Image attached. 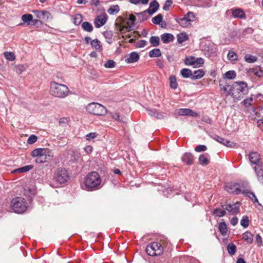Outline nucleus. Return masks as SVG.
<instances>
[{"label":"nucleus","instance_id":"nucleus-39","mask_svg":"<svg viewBox=\"0 0 263 263\" xmlns=\"http://www.w3.org/2000/svg\"><path fill=\"white\" fill-rule=\"evenodd\" d=\"M180 73L182 77L184 78H191L192 71L187 68H183L180 71Z\"/></svg>","mask_w":263,"mask_h":263},{"label":"nucleus","instance_id":"nucleus-3","mask_svg":"<svg viewBox=\"0 0 263 263\" xmlns=\"http://www.w3.org/2000/svg\"><path fill=\"white\" fill-rule=\"evenodd\" d=\"M69 92L68 87L65 85L51 82L50 85V93L55 97L63 98L68 96Z\"/></svg>","mask_w":263,"mask_h":263},{"label":"nucleus","instance_id":"nucleus-13","mask_svg":"<svg viewBox=\"0 0 263 263\" xmlns=\"http://www.w3.org/2000/svg\"><path fill=\"white\" fill-rule=\"evenodd\" d=\"M230 11L234 18L245 19L246 17L245 12L241 8L235 7L231 9Z\"/></svg>","mask_w":263,"mask_h":263},{"label":"nucleus","instance_id":"nucleus-11","mask_svg":"<svg viewBox=\"0 0 263 263\" xmlns=\"http://www.w3.org/2000/svg\"><path fill=\"white\" fill-rule=\"evenodd\" d=\"M221 207L232 215L236 214L239 212V203H236L233 204H222Z\"/></svg>","mask_w":263,"mask_h":263},{"label":"nucleus","instance_id":"nucleus-5","mask_svg":"<svg viewBox=\"0 0 263 263\" xmlns=\"http://www.w3.org/2000/svg\"><path fill=\"white\" fill-rule=\"evenodd\" d=\"M10 207L14 212L22 214L27 210V203L24 198L17 197L11 201Z\"/></svg>","mask_w":263,"mask_h":263},{"label":"nucleus","instance_id":"nucleus-59","mask_svg":"<svg viewBox=\"0 0 263 263\" xmlns=\"http://www.w3.org/2000/svg\"><path fill=\"white\" fill-rule=\"evenodd\" d=\"M206 149V146L204 145H199L195 147V151L197 152H201L205 151Z\"/></svg>","mask_w":263,"mask_h":263},{"label":"nucleus","instance_id":"nucleus-34","mask_svg":"<svg viewBox=\"0 0 263 263\" xmlns=\"http://www.w3.org/2000/svg\"><path fill=\"white\" fill-rule=\"evenodd\" d=\"M82 27L85 31L90 32L93 30L92 25L88 22H84L82 24Z\"/></svg>","mask_w":263,"mask_h":263},{"label":"nucleus","instance_id":"nucleus-24","mask_svg":"<svg viewBox=\"0 0 263 263\" xmlns=\"http://www.w3.org/2000/svg\"><path fill=\"white\" fill-rule=\"evenodd\" d=\"M242 238L248 243H252L253 241V235L250 232L247 231L242 234Z\"/></svg>","mask_w":263,"mask_h":263},{"label":"nucleus","instance_id":"nucleus-47","mask_svg":"<svg viewBox=\"0 0 263 263\" xmlns=\"http://www.w3.org/2000/svg\"><path fill=\"white\" fill-rule=\"evenodd\" d=\"M187 39L188 36L185 33H181L177 35V41L179 43H182Z\"/></svg>","mask_w":263,"mask_h":263},{"label":"nucleus","instance_id":"nucleus-62","mask_svg":"<svg viewBox=\"0 0 263 263\" xmlns=\"http://www.w3.org/2000/svg\"><path fill=\"white\" fill-rule=\"evenodd\" d=\"M146 44V42L145 40H140L136 43V47L137 48L144 47Z\"/></svg>","mask_w":263,"mask_h":263},{"label":"nucleus","instance_id":"nucleus-7","mask_svg":"<svg viewBox=\"0 0 263 263\" xmlns=\"http://www.w3.org/2000/svg\"><path fill=\"white\" fill-rule=\"evenodd\" d=\"M87 111L97 116H104L107 113L106 108L101 104L92 102L86 106Z\"/></svg>","mask_w":263,"mask_h":263},{"label":"nucleus","instance_id":"nucleus-22","mask_svg":"<svg viewBox=\"0 0 263 263\" xmlns=\"http://www.w3.org/2000/svg\"><path fill=\"white\" fill-rule=\"evenodd\" d=\"M159 7V3L157 1L151 2L149 5V8L147 10L148 13L149 15H152L156 12L158 9Z\"/></svg>","mask_w":263,"mask_h":263},{"label":"nucleus","instance_id":"nucleus-58","mask_svg":"<svg viewBox=\"0 0 263 263\" xmlns=\"http://www.w3.org/2000/svg\"><path fill=\"white\" fill-rule=\"evenodd\" d=\"M37 137L35 135H31L28 139L27 142L28 144H32L37 141Z\"/></svg>","mask_w":263,"mask_h":263},{"label":"nucleus","instance_id":"nucleus-52","mask_svg":"<svg viewBox=\"0 0 263 263\" xmlns=\"http://www.w3.org/2000/svg\"><path fill=\"white\" fill-rule=\"evenodd\" d=\"M249 224V220L247 216H243L240 220V224L245 228L248 227Z\"/></svg>","mask_w":263,"mask_h":263},{"label":"nucleus","instance_id":"nucleus-21","mask_svg":"<svg viewBox=\"0 0 263 263\" xmlns=\"http://www.w3.org/2000/svg\"><path fill=\"white\" fill-rule=\"evenodd\" d=\"M210 157L208 154H201L198 158L199 163L202 166H205L209 164Z\"/></svg>","mask_w":263,"mask_h":263},{"label":"nucleus","instance_id":"nucleus-23","mask_svg":"<svg viewBox=\"0 0 263 263\" xmlns=\"http://www.w3.org/2000/svg\"><path fill=\"white\" fill-rule=\"evenodd\" d=\"M128 21L131 22L132 25H129L128 26H127V27L123 26V27H120V31L122 33H124V30L125 29L126 31H129L130 30V28H131L132 26L134 25L135 22L136 21V17H135V16L133 14H130L129 15V18H128Z\"/></svg>","mask_w":263,"mask_h":263},{"label":"nucleus","instance_id":"nucleus-40","mask_svg":"<svg viewBox=\"0 0 263 263\" xmlns=\"http://www.w3.org/2000/svg\"><path fill=\"white\" fill-rule=\"evenodd\" d=\"M120 8L118 5H113L108 10L107 12L110 15H114L119 12Z\"/></svg>","mask_w":263,"mask_h":263},{"label":"nucleus","instance_id":"nucleus-20","mask_svg":"<svg viewBox=\"0 0 263 263\" xmlns=\"http://www.w3.org/2000/svg\"><path fill=\"white\" fill-rule=\"evenodd\" d=\"M248 72L250 75L253 74L258 77L263 76V70L261 69L260 66H256L253 68H250L248 70Z\"/></svg>","mask_w":263,"mask_h":263},{"label":"nucleus","instance_id":"nucleus-26","mask_svg":"<svg viewBox=\"0 0 263 263\" xmlns=\"http://www.w3.org/2000/svg\"><path fill=\"white\" fill-rule=\"evenodd\" d=\"M204 71L202 69L195 70L192 74L191 79L192 80L199 79L204 75Z\"/></svg>","mask_w":263,"mask_h":263},{"label":"nucleus","instance_id":"nucleus-15","mask_svg":"<svg viewBox=\"0 0 263 263\" xmlns=\"http://www.w3.org/2000/svg\"><path fill=\"white\" fill-rule=\"evenodd\" d=\"M108 16L106 14L99 15L95 19L94 24L97 28L103 26L107 22Z\"/></svg>","mask_w":263,"mask_h":263},{"label":"nucleus","instance_id":"nucleus-29","mask_svg":"<svg viewBox=\"0 0 263 263\" xmlns=\"http://www.w3.org/2000/svg\"><path fill=\"white\" fill-rule=\"evenodd\" d=\"M32 165H27L18 168L13 171V172L15 173H21L24 172H27L31 170L33 168Z\"/></svg>","mask_w":263,"mask_h":263},{"label":"nucleus","instance_id":"nucleus-56","mask_svg":"<svg viewBox=\"0 0 263 263\" xmlns=\"http://www.w3.org/2000/svg\"><path fill=\"white\" fill-rule=\"evenodd\" d=\"M253 101V98L252 97H250L242 101V103L243 105L246 107H249L252 105V102Z\"/></svg>","mask_w":263,"mask_h":263},{"label":"nucleus","instance_id":"nucleus-38","mask_svg":"<svg viewBox=\"0 0 263 263\" xmlns=\"http://www.w3.org/2000/svg\"><path fill=\"white\" fill-rule=\"evenodd\" d=\"M227 250L231 255H233L236 253V247L234 243H229L227 246Z\"/></svg>","mask_w":263,"mask_h":263},{"label":"nucleus","instance_id":"nucleus-27","mask_svg":"<svg viewBox=\"0 0 263 263\" xmlns=\"http://www.w3.org/2000/svg\"><path fill=\"white\" fill-rule=\"evenodd\" d=\"M90 45L92 47L94 48L97 51H101L102 50V46L101 42L98 39H95L90 42Z\"/></svg>","mask_w":263,"mask_h":263},{"label":"nucleus","instance_id":"nucleus-35","mask_svg":"<svg viewBox=\"0 0 263 263\" xmlns=\"http://www.w3.org/2000/svg\"><path fill=\"white\" fill-rule=\"evenodd\" d=\"M195 59L196 58L193 56L186 57L184 60V63L186 65L193 66L194 67L195 65H196Z\"/></svg>","mask_w":263,"mask_h":263},{"label":"nucleus","instance_id":"nucleus-1","mask_svg":"<svg viewBox=\"0 0 263 263\" xmlns=\"http://www.w3.org/2000/svg\"><path fill=\"white\" fill-rule=\"evenodd\" d=\"M249 88L246 82L239 81L234 83L228 91L227 96H231L234 100H240L243 95L248 93Z\"/></svg>","mask_w":263,"mask_h":263},{"label":"nucleus","instance_id":"nucleus-4","mask_svg":"<svg viewBox=\"0 0 263 263\" xmlns=\"http://www.w3.org/2000/svg\"><path fill=\"white\" fill-rule=\"evenodd\" d=\"M31 156L35 158L36 162L43 163L52 157L53 154L48 149L38 148L32 151Z\"/></svg>","mask_w":263,"mask_h":263},{"label":"nucleus","instance_id":"nucleus-12","mask_svg":"<svg viewBox=\"0 0 263 263\" xmlns=\"http://www.w3.org/2000/svg\"><path fill=\"white\" fill-rule=\"evenodd\" d=\"M175 115L178 116H189L191 117H197L198 114L189 108H180L175 111Z\"/></svg>","mask_w":263,"mask_h":263},{"label":"nucleus","instance_id":"nucleus-42","mask_svg":"<svg viewBox=\"0 0 263 263\" xmlns=\"http://www.w3.org/2000/svg\"><path fill=\"white\" fill-rule=\"evenodd\" d=\"M258 168L259 167H255V171L256 173L259 181L263 184V170L262 168H260L258 170Z\"/></svg>","mask_w":263,"mask_h":263},{"label":"nucleus","instance_id":"nucleus-61","mask_svg":"<svg viewBox=\"0 0 263 263\" xmlns=\"http://www.w3.org/2000/svg\"><path fill=\"white\" fill-rule=\"evenodd\" d=\"M172 4V2L171 0H166L164 6L163 7V9L165 11H168L169 10L170 7Z\"/></svg>","mask_w":263,"mask_h":263},{"label":"nucleus","instance_id":"nucleus-6","mask_svg":"<svg viewBox=\"0 0 263 263\" xmlns=\"http://www.w3.org/2000/svg\"><path fill=\"white\" fill-rule=\"evenodd\" d=\"M145 251L149 256H159L163 253V248L160 242H153L147 246Z\"/></svg>","mask_w":263,"mask_h":263},{"label":"nucleus","instance_id":"nucleus-46","mask_svg":"<svg viewBox=\"0 0 263 263\" xmlns=\"http://www.w3.org/2000/svg\"><path fill=\"white\" fill-rule=\"evenodd\" d=\"M162 20L163 15L161 14H158L152 18V21L154 24L159 25L162 22Z\"/></svg>","mask_w":263,"mask_h":263},{"label":"nucleus","instance_id":"nucleus-32","mask_svg":"<svg viewBox=\"0 0 263 263\" xmlns=\"http://www.w3.org/2000/svg\"><path fill=\"white\" fill-rule=\"evenodd\" d=\"M147 113L151 116H154L156 118L160 119L164 117L162 114L158 112L156 109H147Z\"/></svg>","mask_w":263,"mask_h":263},{"label":"nucleus","instance_id":"nucleus-44","mask_svg":"<svg viewBox=\"0 0 263 263\" xmlns=\"http://www.w3.org/2000/svg\"><path fill=\"white\" fill-rule=\"evenodd\" d=\"M227 56L228 59L232 62H235L238 60L237 55L233 51H229Z\"/></svg>","mask_w":263,"mask_h":263},{"label":"nucleus","instance_id":"nucleus-53","mask_svg":"<svg viewBox=\"0 0 263 263\" xmlns=\"http://www.w3.org/2000/svg\"><path fill=\"white\" fill-rule=\"evenodd\" d=\"M224 75L226 78L230 80L234 79L236 76V72L234 71H228Z\"/></svg>","mask_w":263,"mask_h":263},{"label":"nucleus","instance_id":"nucleus-48","mask_svg":"<svg viewBox=\"0 0 263 263\" xmlns=\"http://www.w3.org/2000/svg\"><path fill=\"white\" fill-rule=\"evenodd\" d=\"M4 55L5 58L10 61H13L15 59V54L12 52H5Z\"/></svg>","mask_w":263,"mask_h":263},{"label":"nucleus","instance_id":"nucleus-8","mask_svg":"<svg viewBox=\"0 0 263 263\" xmlns=\"http://www.w3.org/2000/svg\"><path fill=\"white\" fill-rule=\"evenodd\" d=\"M54 179L59 184H64L69 179V175L67 171L62 167L57 169L54 173Z\"/></svg>","mask_w":263,"mask_h":263},{"label":"nucleus","instance_id":"nucleus-50","mask_svg":"<svg viewBox=\"0 0 263 263\" xmlns=\"http://www.w3.org/2000/svg\"><path fill=\"white\" fill-rule=\"evenodd\" d=\"M33 16L30 14H24L22 16V20L28 24H30V22L32 20Z\"/></svg>","mask_w":263,"mask_h":263},{"label":"nucleus","instance_id":"nucleus-45","mask_svg":"<svg viewBox=\"0 0 263 263\" xmlns=\"http://www.w3.org/2000/svg\"><path fill=\"white\" fill-rule=\"evenodd\" d=\"M110 116L113 119H115V120L120 122H125L124 119L122 117H121V116L117 112H110Z\"/></svg>","mask_w":263,"mask_h":263},{"label":"nucleus","instance_id":"nucleus-33","mask_svg":"<svg viewBox=\"0 0 263 263\" xmlns=\"http://www.w3.org/2000/svg\"><path fill=\"white\" fill-rule=\"evenodd\" d=\"M178 23L182 27H187L190 25L191 22L184 17L177 20Z\"/></svg>","mask_w":263,"mask_h":263},{"label":"nucleus","instance_id":"nucleus-54","mask_svg":"<svg viewBox=\"0 0 263 263\" xmlns=\"http://www.w3.org/2000/svg\"><path fill=\"white\" fill-rule=\"evenodd\" d=\"M115 62L114 60H107L104 64L105 67L107 68H112L115 66Z\"/></svg>","mask_w":263,"mask_h":263},{"label":"nucleus","instance_id":"nucleus-37","mask_svg":"<svg viewBox=\"0 0 263 263\" xmlns=\"http://www.w3.org/2000/svg\"><path fill=\"white\" fill-rule=\"evenodd\" d=\"M244 58L245 61L248 63H253L257 60V58L256 57L250 54H246Z\"/></svg>","mask_w":263,"mask_h":263},{"label":"nucleus","instance_id":"nucleus-25","mask_svg":"<svg viewBox=\"0 0 263 263\" xmlns=\"http://www.w3.org/2000/svg\"><path fill=\"white\" fill-rule=\"evenodd\" d=\"M174 37L173 34L165 33L161 35V40L163 43L167 44L173 41Z\"/></svg>","mask_w":263,"mask_h":263},{"label":"nucleus","instance_id":"nucleus-10","mask_svg":"<svg viewBox=\"0 0 263 263\" xmlns=\"http://www.w3.org/2000/svg\"><path fill=\"white\" fill-rule=\"evenodd\" d=\"M249 159L250 162L252 164L256 165L254 167V170L255 167H259L258 170H259L260 168H261L260 167V164L261 163L260 161V156L258 153L254 152L250 153L249 155Z\"/></svg>","mask_w":263,"mask_h":263},{"label":"nucleus","instance_id":"nucleus-64","mask_svg":"<svg viewBox=\"0 0 263 263\" xmlns=\"http://www.w3.org/2000/svg\"><path fill=\"white\" fill-rule=\"evenodd\" d=\"M32 12L34 13L37 18L39 19H42V10H34L32 11Z\"/></svg>","mask_w":263,"mask_h":263},{"label":"nucleus","instance_id":"nucleus-51","mask_svg":"<svg viewBox=\"0 0 263 263\" xmlns=\"http://www.w3.org/2000/svg\"><path fill=\"white\" fill-rule=\"evenodd\" d=\"M147 13L148 12L146 10L145 11H144L142 12L136 13V14L138 16H139L140 21H144L147 20L148 17V16L147 15Z\"/></svg>","mask_w":263,"mask_h":263},{"label":"nucleus","instance_id":"nucleus-57","mask_svg":"<svg viewBox=\"0 0 263 263\" xmlns=\"http://www.w3.org/2000/svg\"><path fill=\"white\" fill-rule=\"evenodd\" d=\"M42 20H48L51 17V14L46 10H42Z\"/></svg>","mask_w":263,"mask_h":263},{"label":"nucleus","instance_id":"nucleus-16","mask_svg":"<svg viewBox=\"0 0 263 263\" xmlns=\"http://www.w3.org/2000/svg\"><path fill=\"white\" fill-rule=\"evenodd\" d=\"M241 193L245 196L249 197L253 203L258 202V200L254 192H252L249 188H246L243 186Z\"/></svg>","mask_w":263,"mask_h":263},{"label":"nucleus","instance_id":"nucleus-31","mask_svg":"<svg viewBox=\"0 0 263 263\" xmlns=\"http://www.w3.org/2000/svg\"><path fill=\"white\" fill-rule=\"evenodd\" d=\"M218 229L222 235L225 236L228 231L227 225L224 222H221L219 223Z\"/></svg>","mask_w":263,"mask_h":263},{"label":"nucleus","instance_id":"nucleus-63","mask_svg":"<svg viewBox=\"0 0 263 263\" xmlns=\"http://www.w3.org/2000/svg\"><path fill=\"white\" fill-rule=\"evenodd\" d=\"M96 133H90L86 135V139L87 140H91L97 137Z\"/></svg>","mask_w":263,"mask_h":263},{"label":"nucleus","instance_id":"nucleus-30","mask_svg":"<svg viewBox=\"0 0 263 263\" xmlns=\"http://www.w3.org/2000/svg\"><path fill=\"white\" fill-rule=\"evenodd\" d=\"M83 18V16L80 14H76L72 16L73 23L77 26L82 23Z\"/></svg>","mask_w":263,"mask_h":263},{"label":"nucleus","instance_id":"nucleus-28","mask_svg":"<svg viewBox=\"0 0 263 263\" xmlns=\"http://www.w3.org/2000/svg\"><path fill=\"white\" fill-rule=\"evenodd\" d=\"M225 209H220L218 208L214 209L212 213L213 215H214L215 217H222L224 216L226 214Z\"/></svg>","mask_w":263,"mask_h":263},{"label":"nucleus","instance_id":"nucleus-2","mask_svg":"<svg viewBox=\"0 0 263 263\" xmlns=\"http://www.w3.org/2000/svg\"><path fill=\"white\" fill-rule=\"evenodd\" d=\"M101 179L97 172L89 173L85 178L84 189L88 191L98 190L100 187Z\"/></svg>","mask_w":263,"mask_h":263},{"label":"nucleus","instance_id":"nucleus-17","mask_svg":"<svg viewBox=\"0 0 263 263\" xmlns=\"http://www.w3.org/2000/svg\"><path fill=\"white\" fill-rule=\"evenodd\" d=\"M140 57L136 52H132L125 56V62L127 63H133L137 62L139 60Z\"/></svg>","mask_w":263,"mask_h":263},{"label":"nucleus","instance_id":"nucleus-41","mask_svg":"<svg viewBox=\"0 0 263 263\" xmlns=\"http://www.w3.org/2000/svg\"><path fill=\"white\" fill-rule=\"evenodd\" d=\"M149 42L153 46L157 47L160 44L159 37L157 36H153L150 38Z\"/></svg>","mask_w":263,"mask_h":263},{"label":"nucleus","instance_id":"nucleus-60","mask_svg":"<svg viewBox=\"0 0 263 263\" xmlns=\"http://www.w3.org/2000/svg\"><path fill=\"white\" fill-rule=\"evenodd\" d=\"M185 18H186L190 22H193L195 18V15L193 12H189L186 15L184 16Z\"/></svg>","mask_w":263,"mask_h":263},{"label":"nucleus","instance_id":"nucleus-36","mask_svg":"<svg viewBox=\"0 0 263 263\" xmlns=\"http://www.w3.org/2000/svg\"><path fill=\"white\" fill-rule=\"evenodd\" d=\"M161 55V51L158 48L154 49L149 52V56L151 58L159 57Z\"/></svg>","mask_w":263,"mask_h":263},{"label":"nucleus","instance_id":"nucleus-18","mask_svg":"<svg viewBox=\"0 0 263 263\" xmlns=\"http://www.w3.org/2000/svg\"><path fill=\"white\" fill-rule=\"evenodd\" d=\"M181 160L186 165H191L194 163V157L190 153H185L182 156Z\"/></svg>","mask_w":263,"mask_h":263},{"label":"nucleus","instance_id":"nucleus-14","mask_svg":"<svg viewBox=\"0 0 263 263\" xmlns=\"http://www.w3.org/2000/svg\"><path fill=\"white\" fill-rule=\"evenodd\" d=\"M203 49L208 56H211L212 54L216 53L217 50L215 45L212 42L205 43L203 46Z\"/></svg>","mask_w":263,"mask_h":263},{"label":"nucleus","instance_id":"nucleus-49","mask_svg":"<svg viewBox=\"0 0 263 263\" xmlns=\"http://www.w3.org/2000/svg\"><path fill=\"white\" fill-rule=\"evenodd\" d=\"M170 87L172 88H177L178 86V84L177 83L176 79L175 76H172L170 77Z\"/></svg>","mask_w":263,"mask_h":263},{"label":"nucleus","instance_id":"nucleus-19","mask_svg":"<svg viewBox=\"0 0 263 263\" xmlns=\"http://www.w3.org/2000/svg\"><path fill=\"white\" fill-rule=\"evenodd\" d=\"M215 140H216L219 143L228 147H233L235 146V143L232 141H230L227 139H225L221 137L217 136L215 137Z\"/></svg>","mask_w":263,"mask_h":263},{"label":"nucleus","instance_id":"nucleus-55","mask_svg":"<svg viewBox=\"0 0 263 263\" xmlns=\"http://www.w3.org/2000/svg\"><path fill=\"white\" fill-rule=\"evenodd\" d=\"M204 60L202 58H198L195 59V64L194 67H199L203 65Z\"/></svg>","mask_w":263,"mask_h":263},{"label":"nucleus","instance_id":"nucleus-9","mask_svg":"<svg viewBox=\"0 0 263 263\" xmlns=\"http://www.w3.org/2000/svg\"><path fill=\"white\" fill-rule=\"evenodd\" d=\"M243 186V185L230 182L226 184L224 189L229 193L238 195L241 193Z\"/></svg>","mask_w":263,"mask_h":263},{"label":"nucleus","instance_id":"nucleus-43","mask_svg":"<svg viewBox=\"0 0 263 263\" xmlns=\"http://www.w3.org/2000/svg\"><path fill=\"white\" fill-rule=\"evenodd\" d=\"M104 36L107 40V42L109 44L112 43V32L111 31H106L103 33Z\"/></svg>","mask_w":263,"mask_h":263}]
</instances>
